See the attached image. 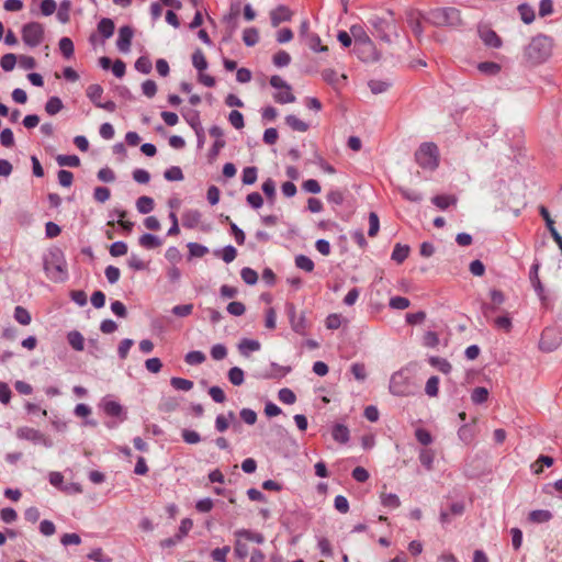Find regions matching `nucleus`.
Segmentation results:
<instances>
[{"mask_svg": "<svg viewBox=\"0 0 562 562\" xmlns=\"http://www.w3.org/2000/svg\"><path fill=\"white\" fill-rule=\"evenodd\" d=\"M419 385L415 379V368L406 366L391 375L389 391L394 396H413L418 392Z\"/></svg>", "mask_w": 562, "mask_h": 562, "instance_id": "obj_1", "label": "nucleus"}, {"mask_svg": "<svg viewBox=\"0 0 562 562\" xmlns=\"http://www.w3.org/2000/svg\"><path fill=\"white\" fill-rule=\"evenodd\" d=\"M553 40L552 37L538 34L531 38L524 48V59L529 66H539L552 55Z\"/></svg>", "mask_w": 562, "mask_h": 562, "instance_id": "obj_2", "label": "nucleus"}, {"mask_svg": "<svg viewBox=\"0 0 562 562\" xmlns=\"http://www.w3.org/2000/svg\"><path fill=\"white\" fill-rule=\"evenodd\" d=\"M426 21L434 26L456 27L461 25V12L453 7L435 8L427 12Z\"/></svg>", "mask_w": 562, "mask_h": 562, "instance_id": "obj_3", "label": "nucleus"}, {"mask_svg": "<svg viewBox=\"0 0 562 562\" xmlns=\"http://www.w3.org/2000/svg\"><path fill=\"white\" fill-rule=\"evenodd\" d=\"M418 166L426 170H436L439 166V149L435 143H423L415 153Z\"/></svg>", "mask_w": 562, "mask_h": 562, "instance_id": "obj_4", "label": "nucleus"}, {"mask_svg": "<svg viewBox=\"0 0 562 562\" xmlns=\"http://www.w3.org/2000/svg\"><path fill=\"white\" fill-rule=\"evenodd\" d=\"M22 40L30 47L38 46L44 40V27L38 22L26 23L22 27Z\"/></svg>", "mask_w": 562, "mask_h": 562, "instance_id": "obj_5", "label": "nucleus"}, {"mask_svg": "<svg viewBox=\"0 0 562 562\" xmlns=\"http://www.w3.org/2000/svg\"><path fill=\"white\" fill-rule=\"evenodd\" d=\"M369 23L380 40L387 43L391 42L390 33L395 32L396 30L393 19H384L378 15H373L369 19Z\"/></svg>", "mask_w": 562, "mask_h": 562, "instance_id": "obj_6", "label": "nucleus"}, {"mask_svg": "<svg viewBox=\"0 0 562 562\" xmlns=\"http://www.w3.org/2000/svg\"><path fill=\"white\" fill-rule=\"evenodd\" d=\"M44 269L47 277L55 282L65 281L67 278V270L61 256L53 255L50 261H45Z\"/></svg>", "mask_w": 562, "mask_h": 562, "instance_id": "obj_7", "label": "nucleus"}, {"mask_svg": "<svg viewBox=\"0 0 562 562\" xmlns=\"http://www.w3.org/2000/svg\"><path fill=\"white\" fill-rule=\"evenodd\" d=\"M562 342V334L557 328L548 327L546 328L539 341V347L541 350L551 352L555 350L560 344Z\"/></svg>", "mask_w": 562, "mask_h": 562, "instance_id": "obj_8", "label": "nucleus"}, {"mask_svg": "<svg viewBox=\"0 0 562 562\" xmlns=\"http://www.w3.org/2000/svg\"><path fill=\"white\" fill-rule=\"evenodd\" d=\"M16 436L20 439L31 441L35 445H43L45 447H50V440L42 434L40 430L31 428V427H21L16 430Z\"/></svg>", "mask_w": 562, "mask_h": 562, "instance_id": "obj_9", "label": "nucleus"}, {"mask_svg": "<svg viewBox=\"0 0 562 562\" xmlns=\"http://www.w3.org/2000/svg\"><path fill=\"white\" fill-rule=\"evenodd\" d=\"M286 312L292 329L300 335H305L307 323L304 313L296 316L295 306L293 304L286 305Z\"/></svg>", "mask_w": 562, "mask_h": 562, "instance_id": "obj_10", "label": "nucleus"}, {"mask_svg": "<svg viewBox=\"0 0 562 562\" xmlns=\"http://www.w3.org/2000/svg\"><path fill=\"white\" fill-rule=\"evenodd\" d=\"M134 32L128 25L122 26L119 30V36L116 40V47L122 53H128L132 44Z\"/></svg>", "mask_w": 562, "mask_h": 562, "instance_id": "obj_11", "label": "nucleus"}, {"mask_svg": "<svg viewBox=\"0 0 562 562\" xmlns=\"http://www.w3.org/2000/svg\"><path fill=\"white\" fill-rule=\"evenodd\" d=\"M355 53L363 61H375L380 57L372 41L368 45L355 46Z\"/></svg>", "mask_w": 562, "mask_h": 562, "instance_id": "obj_12", "label": "nucleus"}, {"mask_svg": "<svg viewBox=\"0 0 562 562\" xmlns=\"http://www.w3.org/2000/svg\"><path fill=\"white\" fill-rule=\"evenodd\" d=\"M260 348L261 344L259 340L249 338L240 339V341L237 345L239 353L245 358H249L252 352L259 351Z\"/></svg>", "mask_w": 562, "mask_h": 562, "instance_id": "obj_13", "label": "nucleus"}, {"mask_svg": "<svg viewBox=\"0 0 562 562\" xmlns=\"http://www.w3.org/2000/svg\"><path fill=\"white\" fill-rule=\"evenodd\" d=\"M292 18L291 10L285 5H279L270 12L272 26H278L282 22L290 21Z\"/></svg>", "mask_w": 562, "mask_h": 562, "instance_id": "obj_14", "label": "nucleus"}, {"mask_svg": "<svg viewBox=\"0 0 562 562\" xmlns=\"http://www.w3.org/2000/svg\"><path fill=\"white\" fill-rule=\"evenodd\" d=\"M234 537H239L240 539L245 540L246 542L250 541V542H255L258 544H261L265 542V537L262 533L252 531L250 529H245V528L235 530Z\"/></svg>", "mask_w": 562, "mask_h": 562, "instance_id": "obj_15", "label": "nucleus"}, {"mask_svg": "<svg viewBox=\"0 0 562 562\" xmlns=\"http://www.w3.org/2000/svg\"><path fill=\"white\" fill-rule=\"evenodd\" d=\"M480 37L486 46L493 48H499L502 46L501 37L491 29L481 30Z\"/></svg>", "mask_w": 562, "mask_h": 562, "instance_id": "obj_16", "label": "nucleus"}, {"mask_svg": "<svg viewBox=\"0 0 562 562\" xmlns=\"http://www.w3.org/2000/svg\"><path fill=\"white\" fill-rule=\"evenodd\" d=\"M102 408L104 413L109 416L120 417L121 415L124 414L123 406L119 402L111 400L109 397L103 398Z\"/></svg>", "mask_w": 562, "mask_h": 562, "instance_id": "obj_17", "label": "nucleus"}, {"mask_svg": "<svg viewBox=\"0 0 562 562\" xmlns=\"http://www.w3.org/2000/svg\"><path fill=\"white\" fill-rule=\"evenodd\" d=\"M539 269H540V263L538 261L533 262V265L531 266L530 268V271H529V279H530V282L535 289V291L537 292V294L539 295L540 299H543V285L539 279Z\"/></svg>", "mask_w": 562, "mask_h": 562, "instance_id": "obj_18", "label": "nucleus"}, {"mask_svg": "<svg viewBox=\"0 0 562 562\" xmlns=\"http://www.w3.org/2000/svg\"><path fill=\"white\" fill-rule=\"evenodd\" d=\"M333 439L339 443H347L350 439V431L344 424H335L331 428Z\"/></svg>", "mask_w": 562, "mask_h": 562, "instance_id": "obj_19", "label": "nucleus"}, {"mask_svg": "<svg viewBox=\"0 0 562 562\" xmlns=\"http://www.w3.org/2000/svg\"><path fill=\"white\" fill-rule=\"evenodd\" d=\"M350 33L355 40V46L368 45V43L371 42V38L361 25H352L350 27Z\"/></svg>", "mask_w": 562, "mask_h": 562, "instance_id": "obj_20", "label": "nucleus"}, {"mask_svg": "<svg viewBox=\"0 0 562 562\" xmlns=\"http://www.w3.org/2000/svg\"><path fill=\"white\" fill-rule=\"evenodd\" d=\"M201 220V213L198 210H188L182 215V225L187 228H194Z\"/></svg>", "mask_w": 562, "mask_h": 562, "instance_id": "obj_21", "label": "nucleus"}, {"mask_svg": "<svg viewBox=\"0 0 562 562\" xmlns=\"http://www.w3.org/2000/svg\"><path fill=\"white\" fill-rule=\"evenodd\" d=\"M115 30L114 22L109 18H102L98 23V32L104 40L110 38Z\"/></svg>", "mask_w": 562, "mask_h": 562, "instance_id": "obj_22", "label": "nucleus"}, {"mask_svg": "<svg viewBox=\"0 0 562 562\" xmlns=\"http://www.w3.org/2000/svg\"><path fill=\"white\" fill-rule=\"evenodd\" d=\"M214 256L220 257L224 262L229 263L237 257V250L234 246L227 245L222 249L214 250Z\"/></svg>", "mask_w": 562, "mask_h": 562, "instance_id": "obj_23", "label": "nucleus"}, {"mask_svg": "<svg viewBox=\"0 0 562 562\" xmlns=\"http://www.w3.org/2000/svg\"><path fill=\"white\" fill-rule=\"evenodd\" d=\"M68 344L76 350L82 351L85 348V338L78 330H71L67 334Z\"/></svg>", "mask_w": 562, "mask_h": 562, "instance_id": "obj_24", "label": "nucleus"}, {"mask_svg": "<svg viewBox=\"0 0 562 562\" xmlns=\"http://www.w3.org/2000/svg\"><path fill=\"white\" fill-rule=\"evenodd\" d=\"M289 372H290V368L281 367V366L272 362L271 363V371L262 373V374H258L257 378H260V379L281 378V376H284Z\"/></svg>", "mask_w": 562, "mask_h": 562, "instance_id": "obj_25", "label": "nucleus"}, {"mask_svg": "<svg viewBox=\"0 0 562 562\" xmlns=\"http://www.w3.org/2000/svg\"><path fill=\"white\" fill-rule=\"evenodd\" d=\"M289 372H290V368L281 367V366L272 362L271 363V371L262 373V374H258L257 378H260V379L281 378V376H284Z\"/></svg>", "mask_w": 562, "mask_h": 562, "instance_id": "obj_26", "label": "nucleus"}, {"mask_svg": "<svg viewBox=\"0 0 562 562\" xmlns=\"http://www.w3.org/2000/svg\"><path fill=\"white\" fill-rule=\"evenodd\" d=\"M102 94L103 88L98 83L90 85L87 88V97L95 106L101 105Z\"/></svg>", "mask_w": 562, "mask_h": 562, "instance_id": "obj_27", "label": "nucleus"}, {"mask_svg": "<svg viewBox=\"0 0 562 562\" xmlns=\"http://www.w3.org/2000/svg\"><path fill=\"white\" fill-rule=\"evenodd\" d=\"M138 241L146 249H155L161 245L160 238L149 233L142 235Z\"/></svg>", "mask_w": 562, "mask_h": 562, "instance_id": "obj_28", "label": "nucleus"}, {"mask_svg": "<svg viewBox=\"0 0 562 562\" xmlns=\"http://www.w3.org/2000/svg\"><path fill=\"white\" fill-rule=\"evenodd\" d=\"M409 254V247L407 245L396 244L392 251L391 258L397 263H402Z\"/></svg>", "mask_w": 562, "mask_h": 562, "instance_id": "obj_29", "label": "nucleus"}, {"mask_svg": "<svg viewBox=\"0 0 562 562\" xmlns=\"http://www.w3.org/2000/svg\"><path fill=\"white\" fill-rule=\"evenodd\" d=\"M227 378L233 385L239 386L245 381V373L239 367H233L228 370Z\"/></svg>", "mask_w": 562, "mask_h": 562, "instance_id": "obj_30", "label": "nucleus"}, {"mask_svg": "<svg viewBox=\"0 0 562 562\" xmlns=\"http://www.w3.org/2000/svg\"><path fill=\"white\" fill-rule=\"evenodd\" d=\"M154 200L149 196L143 195L136 201V209L140 214H148L154 210Z\"/></svg>", "mask_w": 562, "mask_h": 562, "instance_id": "obj_31", "label": "nucleus"}, {"mask_svg": "<svg viewBox=\"0 0 562 562\" xmlns=\"http://www.w3.org/2000/svg\"><path fill=\"white\" fill-rule=\"evenodd\" d=\"M551 518H552V513L547 509H537V510H532L529 514L530 521L536 522V524L547 522Z\"/></svg>", "mask_w": 562, "mask_h": 562, "instance_id": "obj_32", "label": "nucleus"}, {"mask_svg": "<svg viewBox=\"0 0 562 562\" xmlns=\"http://www.w3.org/2000/svg\"><path fill=\"white\" fill-rule=\"evenodd\" d=\"M518 12L524 23L530 24L535 20V10L528 3L518 5Z\"/></svg>", "mask_w": 562, "mask_h": 562, "instance_id": "obj_33", "label": "nucleus"}, {"mask_svg": "<svg viewBox=\"0 0 562 562\" xmlns=\"http://www.w3.org/2000/svg\"><path fill=\"white\" fill-rule=\"evenodd\" d=\"M285 123L293 130L297 132H306L308 130V124L300 120L297 116L290 114L285 116Z\"/></svg>", "mask_w": 562, "mask_h": 562, "instance_id": "obj_34", "label": "nucleus"}, {"mask_svg": "<svg viewBox=\"0 0 562 562\" xmlns=\"http://www.w3.org/2000/svg\"><path fill=\"white\" fill-rule=\"evenodd\" d=\"M322 77L327 83L333 85V86H338L340 83V81L346 79L345 75H339L334 69L323 70Z\"/></svg>", "mask_w": 562, "mask_h": 562, "instance_id": "obj_35", "label": "nucleus"}, {"mask_svg": "<svg viewBox=\"0 0 562 562\" xmlns=\"http://www.w3.org/2000/svg\"><path fill=\"white\" fill-rule=\"evenodd\" d=\"M56 161L60 167H78L80 158L77 155H58Z\"/></svg>", "mask_w": 562, "mask_h": 562, "instance_id": "obj_36", "label": "nucleus"}, {"mask_svg": "<svg viewBox=\"0 0 562 562\" xmlns=\"http://www.w3.org/2000/svg\"><path fill=\"white\" fill-rule=\"evenodd\" d=\"M243 41H244L245 45L248 47L255 46L259 41V33H258L257 29H255V27L246 29L243 32Z\"/></svg>", "mask_w": 562, "mask_h": 562, "instance_id": "obj_37", "label": "nucleus"}, {"mask_svg": "<svg viewBox=\"0 0 562 562\" xmlns=\"http://www.w3.org/2000/svg\"><path fill=\"white\" fill-rule=\"evenodd\" d=\"M477 69L482 74L495 76L501 71V65L494 61H483L477 65Z\"/></svg>", "mask_w": 562, "mask_h": 562, "instance_id": "obj_38", "label": "nucleus"}, {"mask_svg": "<svg viewBox=\"0 0 562 562\" xmlns=\"http://www.w3.org/2000/svg\"><path fill=\"white\" fill-rule=\"evenodd\" d=\"M234 553L236 558L240 560L247 558L249 554L247 542L239 537H235Z\"/></svg>", "mask_w": 562, "mask_h": 562, "instance_id": "obj_39", "label": "nucleus"}, {"mask_svg": "<svg viewBox=\"0 0 562 562\" xmlns=\"http://www.w3.org/2000/svg\"><path fill=\"white\" fill-rule=\"evenodd\" d=\"M274 101L280 104L292 103L295 101V95L291 91V87L279 90L274 95Z\"/></svg>", "mask_w": 562, "mask_h": 562, "instance_id": "obj_40", "label": "nucleus"}, {"mask_svg": "<svg viewBox=\"0 0 562 562\" xmlns=\"http://www.w3.org/2000/svg\"><path fill=\"white\" fill-rule=\"evenodd\" d=\"M170 384L173 389L178 391L188 392L193 387V382L188 379L173 376L170 379Z\"/></svg>", "mask_w": 562, "mask_h": 562, "instance_id": "obj_41", "label": "nucleus"}, {"mask_svg": "<svg viewBox=\"0 0 562 562\" xmlns=\"http://www.w3.org/2000/svg\"><path fill=\"white\" fill-rule=\"evenodd\" d=\"M435 460V452L431 449H422L419 452V461L420 463L428 470H432V464Z\"/></svg>", "mask_w": 562, "mask_h": 562, "instance_id": "obj_42", "label": "nucleus"}, {"mask_svg": "<svg viewBox=\"0 0 562 562\" xmlns=\"http://www.w3.org/2000/svg\"><path fill=\"white\" fill-rule=\"evenodd\" d=\"M235 418V414L233 412H228V414L225 415H217L215 419V428L220 432H224L228 426L229 420H233Z\"/></svg>", "mask_w": 562, "mask_h": 562, "instance_id": "obj_43", "label": "nucleus"}, {"mask_svg": "<svg viewBox=\"0 0 562 562\" xmlns=\"http://www.w3.org/2000/svg\"><path fill=\"white\" fill-rule=\"evenodd\" d=\"M14 319L21 325H29L32 321L31 314L23 306H16L14 308Z\"/></svg>", "mask_w": 562, "mask_h": 562, "instance_id": "obj_44", "label": "nucleus"}, {"mask_svg": "<svg viewBox=\"0 0 562 562\" xmlns=\"http://www.w3.org/2000/svg\"><path fill=\"white\" fill-rule=\"evenodd\" d=\"M429 363L445 374H448L452 369L450 362L440 357H430Z\"/></svg>", "mask_w": 562, "mask_h": 562, "instance_id": "obj_45", "label": "nucleus"}, {"mask_svg": "<svg viewBox=\"0 0 562 562\" xmlns=\"http://www.w3.org/2000/svg\"><path fill=\"white\" fill-rule=\"evenodd\" d=\"M63 108V102L58 97H50L45 104V111L49 115L57 114Z\"/></svg>", "mask_w": 562, "mask_h": 562, "instance_id": "obj_46", "label": "nucleus"}, {"mask_svg": "<svg viewBox=\"0 0 562 562\" xmlns=\"http://www.w3.org/2000/svg\"><path fill=\"white\" fill-rule=\"evenodd\" d=\"M192 64L200 72L207 68V61L201 49H196L192 55Z\"/></svg>", "mask_w": 562, "mask_h": 562, "instance_id": "obj_47", "label": "nucleus"}, {"mask_svg": "<svg viewBox=\"0 0 562 562\" xmlns=\"http://www.w3.org/2000/svg\"><path fill=\"white\" fill-rule=\"evenodd\" d=\"M295 266L306 272H312L315 267L313 260L305 255H299L295 257Z\"/></svg>", "mask_w": 562, "mask_h": 562, "instance_id": "obj_48", "label": "nucleus"}, {"mask_svg": "<svg viewBox=\"0 0 562 562\" xmlns=\"http://www.w3.org/2000/svg\"><path fill=\"white\" fill-rule=\"evenodd\" d=\"M206 357L202 351L193 350L186 355L184 361L190 366H198L205 361Z\"/></svg>", "mask_w": 562, "mask_h": 562, "instance_id": "obj_49", "label": "nucleus"}, {"mask_svg": "<svg viewBox=\"0 0 562 562\" xmlns=\"http://www.w3.org/2000/svg\"><path fill=\"white\" fill-rule=\"evenodd\" d=\"M488 398V391L483 386L475 387L471 393V400L474 404H483Z\"/></svg>", "mask_w": 562, "mask_h": 562, "instance_id": "obj_50", "label": "nucleus"}, {"mask_svg": "<svg viewBox=\"0 0 562 562\" xmlns=\"http://www.w3.org/2000/svg\"><path fill=\"white\" fill-rule=\"evenodd\" d=\"M164 178L167 181H181V180H183L184 176H183V172L180 167L172 166V167L168 168L167 170H165Z\"/></svg>", "mask_w": 562, "mask_h": 562, "instance_id": "obj_51", "label": "nucleus"}, {"mask_svg": "<svg viewBox=\"0 0 562 562\" xmlns=\"http://www.w3.org/2000/svg\"><path fill=\"white\" fill-rule=\"evenodd\" d=\"M304 43L314 52H326L327 46L321 44V38L317 34L308 35Z\"/></svg>", "mask_w": 562, "mask_h": 562, "instance_id": "obj_52", "label": "nucleus"}, {"mask_svg": "<svg viewBox=\"0 0 562 562\" xmlns=\"http://www.w3.org/2000/svg\"><path fill=\"white\" fill-rule=\"evenodd\" d=\"M59 49L65 58H70L74 55V43L69 37H61L59 40Z\"/></svg>", "mask_w": 562, "mask_h": 562, "instance_id": "obj_53", "label": "nucleus"}, {"mask_svg": "<svg viewBox=\"0 0 562 562\" xmlns=\"http://www.w3.org/2000/svg\"><path fill=\"white\" fill-rule=\"evenodd\" d=\"M258 170L256 167H246L243 170L241 181L246 186L254 184L257 180Z\"/></svg>", "mask_w": 562, "mask_h": 562, "instance_id": "obj_54", "label": "nucleus"}, {"mask_svg": "<svg viewBox=\"0 0 562 562\" xmlns=\"http://www.w3.org/2000/svg\"><path fill=\"white\" fill-rule=\"evenodd\" d=\"M153 65L148 57L140 56L135 61V69L140 74L147 75L151 71Z\"/></svg>", "mask_w": 562, "mask_h": 562, "instance_id": "obj_55", "label": "nucleus"}, {"mask_svg": "<svg viewBox=\"0 0 562 562\" xmlns=\"http://www.w3.org/2000/svg\"><path fill=\"white\" fill-rule=\"evenodd\" d=\"M432 203L440 210L448 209L451 204L456 203V199L450 195H436L432 198Z\"/></svg>", "mask_w": 562, "mask_h": 562, "instance_id": "obj_56", "label": "nucleus"}, {"mask_svg": "<svg viewBox=\"0 0 562 562\" xmlns=\"http://www.w3.org/2000/svg\"><path fill=\"white\" fill-rule=\"evenodd\" d=\"M439 391V378L436 375L430 376L425 386V392L428 396L435 397L438 395Z\"/></svg>", "mask_w": 562, "mask_h": 562, "instance_id": "obj_57", "label": "nucleus"}, {"mask_svg": "<svg viewBox=\"0 0 562 562\" xmlns=\"http://www.w3.org/2000/svg\"><path fill=\"white\" fill-rule=\"evenodd\" d=\"M188 249H189V254H190V257H198V258H201L203 256H205L207 252H209V248L201 245V244H198V243H189L187 245Z\"/></svg>", "mask_w": 562, "mask_h": 562, "instance_id": "obj_58", "label": "nucleus"}, {"mask_svg": "<svg viewBox=\"0 0 562 562\" xmlns=\"http://www.w3.org/2000/svg\"><path fill=\"white\" fill-rule=\"evenodd\" d=\"M16 64V56L12 53L4 54L0 59V66L4 71H11Z\"/></svg>", "mask_w": 562, "mask_h": 562, "instance_id": "obj_59", "label": "nucleus"}, {"mask_svg": "<svg viewBox=\"0 0 562 562\" xmlns=\"http://www.w3.org/2000/svg\"><path fill=\"white\" fill-rule=\"evenodd\" d=\"M381 503L383 506L389 508H397L401 505V501L396 494L389 493L381 495Z\"/></svg>", "mask_w": 562, "mask_h": 562, "instance_id": "obj_60", "label": "nucleus"}, {"mask_svg": "<svg viewBox=\"0 0 562 562\" xmlns=\"http://www.w3.org/2000/svg\"><path fill=\"white\" fill-rule=\"evenodd\" d=\"M240 277H241L243 281L249 285H254L258 281L257 272L254 269L248 268V267L241 269Z\"/></svg>", "mask_w": 562, "mask_h": 562, "instance_id": "obj_61", "label": "nucleus"}, {"mask_svg": "<svg viewBox=\"0 0 562 562\" xmlns=\"http://www.w3.org/2000/svg\"><path fill=\"white\" fill-rule=\"evenodd\" d=\"M368 86L373 94H379L385 92L391 85L383 80H370Z\"/></svg>", "mask_w": 562, "mask_h": 562, "instance_id": "obj_62", "label": "nucleus"}, {"mask_svg": "<svg viewBox=\"0 0 562 562\" xmlns=\"http://www.w3.org/2000/svg\"><path fill=\"white\" fill-rule=\"evenodd\" d=\"M350 371L356 380L358 381H364L367 379V370L366 366L360 362H355L350 367Z\"/></svg>", "mask_w": 562, "mask_h": 562, "instance_id": "obj_63", "label": "nucleus"}, {"mask_svg": "<svg viewBox=\"0 0 562 562\" xmlns=\"http://www.w3.org/2000/svg\"><path fill=\"white\" fill-rule=\"evenodd\" d=\"M229 551H231L229 546L216 548V549L212 550L211 558L216 562H227L226 557L229 553Z\"/></svg>", "mask_w": 562, "mask_h": 562, "instance_id": "obj_64", "label": "nucleus"}]
</instances>
